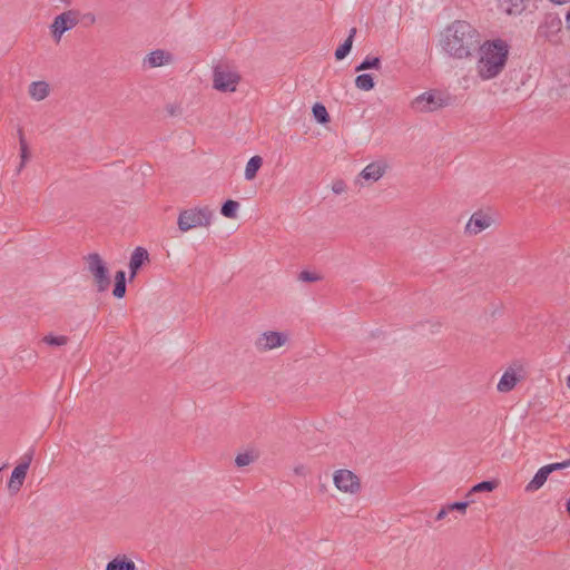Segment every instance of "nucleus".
Listing matches in <instances>:
<instances>
[{"mask_svg": "<svg viewBox=\"0 0 570 570\" xmlns=\"http://www.w3.org/2000/svg\"><path fill=\"white\" fill-rule=\"evenodd\" d=\"M480 42V32L465 20L453 21L440 35L442 51L458 60L471 58Z\"/></svg>", "mask_w": 570, "mask_h": 570, "instance_id": "1", "label": "nucleus"}, {"mask_svg": "<svg viewBox=\"0 0 570 570\" xmlns=\"http://www.w3.org/2000/svg\"><path fill=\"white\" fill-rule=\"evenodd\" d=\"M479 58L476 61V73L482 80L497 78L504 69L508 56L509 45L502 39L487 40L479 43L476 49Z\"/></svg>", "mask_w": 570, "mask_h": 570, "instance_id": "2", "label": "nucleus"}, {"mask_svg": "<svg viewBox=\"0 0 570 570\" xmlns=\"http://www.w3.org/2000/svg\"><path fill=\"white\" fill-rule=\"evenodd\" d=\"M214 212L208 206L184 209L177 218L180 232L186 233L197 227H208L212 224Z\"/></svg>", "mask_w": 570, "mask_h": 570, "instance_id": "3", "label": "nucleus"}, {"mask_svg": "<svg viewBox=\"0 0 570 570\" xmlns=\"http://www.w3.org/2000/svg\"><path fill=\"white\" fill-rule=\"evenodd\" d=\"M240 75L226 63H218L213 69V88L219 92H235Z\"/></svg>", "mask_w": 570, "mask_h": 570, "instance_id": "4", "label": "nucleus"}, {"mask_svg": "<svg viewBox=\"0 0 570 570\" xmlns=\"http://www.w3.org/2000/svg\"><path fill=\"white\" fill-rule=\"evenodd\" d=\"M87 269L94 277L98 292H105L110 285L108 268L99 254L92 253L86 257Z\"/></svg>", "mask_w": 570, "mask_h": 570, "instance_id": "5", "label": "nucleus"}, {"mask_svg": "<svg viewBox=\"0 0 570 570\" xmlns=\"http://www.w3.org/2000/svg\"><path fill=\"white\" fill-rule=\"evenodd\" d=\"M33 454V448H29L28 451L20 458L19 463L12 470L8 482V489L12 494H16L20 491L27 476L28 469L32 462Z\"/></svg>", "mask_w": 570, "mask_h": 570, "instance_id": "6", "label": "nucleus"}, {"mask_svg": "<svg viewBox=\"0 0 570 570\" xmlns=\"http://www.w3.org/2000/svg\"><path fill=\"white\" fill-rule=\"evenodd\" d=\"M288 342V334L285 332L266 331L255 341V347L261 352L272 351L284 346Z\"/></svg>", "mask_w": 570, "mask_h": 570, "instance_id": "7", "label": "nucleus"}, {"mask_svg": "<svg viewBox=\"0 0 570 570\" xmlns=\"http://www.w3.org/2000/svg\"><path fill=\"white\" fill-rule=\"evenodd\" d=\"M445 101L431 91L419 95L412 102L411 108L417 112H431L443 107Z\"/></svg>", "mask_w": 570, "mask_h": 570, "instance_id": "8", "label": "nucleus"}, {"mask_svg": "<svg viewBox=\"0 0 570 570\" xmlns=\"http://www.w3.org/2000/svg\"><path fill=\"white\" fill-rule=\"evenodd\" d=\"M333 479L335 487L341 491L355 493L360 489L358 478L350 470H337Z\"/></svg>", "mask_w": 570, "mask_h": 570, "instance_id": "9", "label": "nucleus"}, {"mask_svg": "<svg viewBox=\"0 0 570 570\" xmlns=\"http://www.w3.org/2000/svg\"><path fill=\"white\" fill-rule=\"evenodd\" d=\"M492 223L493 218L490 215L483 212H475L465 225V233L469 235H478L489 228Z\"/></svg>", "mask_w": 570, "mask_h": 570, "instance_id": "10", "label": "nucleus"}, {"mask_svg": "<svg viewBox=\"0 0 570 570\" xmlns=\"http://www.w3.org/2000/svg\"><path fill=\"white\" fill-rule=\"evenodd\" d=\"M174 61V56L166 50L157 49L147 55L144 59V65L149 68L161 67L169 65Z\"/></svg>", "mask_w": 570, "mask_h": 570, "instance_id": "11", "label": "nucleus"}, {"mask_svg": "<svg viewBox=\"0 0 570 570\" xmlns=\"http://www.w3.org/2000/svg\"><path fill=\"white\" fill-rule=\"evenodd\" d=\"M77 23V13L72 10H68L53 19L52 27H57L59 32H66L76 27Z\"/></svg>", "mask_w": 570, "mask_h": 570, "instance_id": "12", "label": "nucleus"}, {"mask_svg": "<svg viewBox=\"0 0 570 570\" xmlns=\"http://www.w3.org/2000/svg\"><path fill=\"white\" fill-rule=\"evenodd\" d=\"M386 169L387 165L384 161H374L361 171V176L365 180L377 181L385 174Z\"/></svg>", "mask_w": 570, "mask_h": 570, "instance_id": "13", "label": "nucleus"}, {"mask_svg": "<svg viewBox=\"0 0 570 570\" xmlns=\"http://www.w3.org/2000/svg\"><path fill=\"white\" fill-rule=\"evenodd\" d=\"M28 94L35 101H42L50 95V85L45 80L32 81L28 87Z\"/></svg>", "mask_w": 570, "mask_h": 570, "instance_id": "14", "label": "nucleus"}, {"mask_svg": "<svg viewBox=\"0 0 570 570\" xmlns=\"http://www.w3.org/2000/svg\"><path fill=\"white\" fill-rule=\"evenodd\" d=\"M149 259L148 252L142 247H136L131 254L129 268L130 277L134 278L142 264Z\"/></svg>", "mask_w": 570, "mask_h": 570, "instance_id": "15", "label": "nucleus"}, {"mask_svg": "<svg viewBox=\"0 0 570 570\" xmlns=\"http://www.w3.org/2000/svg\"><path fill=\"white\" fill-rule=\"evenodd\" d=\"M106 570H136V564L126 556H117L107 563Z\"/></svg>", "mask_w": 570, "mask_h": 570, "instance_id": "16", "label": "nucleus"}, {"mask_svg": "<svg viewBox=\"0 0 570 570\" xmlns=\"http://www.w3.org/2000/svg\"><path fill=\"white\" fill-rule=\"evenodd\" d=\"M549 475L550 474L548 473V469H546V466L540 468L535 472L532 480L525 485V491L534 492V491L539 490L540 488L543 487V484L546 483Z\"/></svg>", "mask_w": 570, "mask_h": 570, "instance_id": "17", "label": "nucleus"}, {"mask_svg": "<svg viewBox=\"0 0 570 570\" xmlns=\"http://www.w3.org/2000/svg\"><path fill=\"white\" fill-rule=\"evenodd\" d=\"M355 35H356V28H352L348 32V37L335 51V58L337 60L344 59L350 53L352 46H353Z\"/></svg>", "mask_w": 570, "mask_h": 570, "instance_id": "18", "label": "nucleus"}, {"mask_svg": "<svg viewBox=\"0 0 570 570\" xmlns=\"http://www.w3.org/2000/svg\"><path fill=\"white\" fill-rule=\"evenodd\" d=\"M518 382V377L513 371H505L498 383V390L500 392L511 391Z\"/></svg>", "mask_w": 570, "mask_h": 570, "instance_id": "19", "label": "nucleus"}, {"mask_svg": "<svg viewBox=\"0 0 570 570\" xmlns=\"http://www.w3.org/2000/svg\"><path fill=\"white\" fill-rule=\"evenodd\" d=\"M498 487V481L495 480H484L476 484H474L470 491L466 493V498H470L474 493L479 492H491Z\"/></svg>", "mask_w": 570, "mask_h": 570, "instance_id": "20", "label": "nucleus"}, {"mask_svg": "<svg viewBox=\"0 0 570 570\" xmlns=\"http://www.w3.org/2000/svg\"><path fill=\"white\" fill-rule=\"evenodd\" d=\"M263 164V159L259 156H253L246 164L245 178L252 180L255 178L258 169Z\"/></svg>", "mask_w": 570, "mask_h": 570, "instance_id": "21", "label": "nucleus"}, {"mask_svg": "<svg viewBox=\"0 0 570 570\" xmlns=\"http://www.w3.org/2000/svg\"><path fill=\"white\" fill-rule=\"evenodd\" d=\"M355 86L361 90L370 91L374 88L375 83L370 73H362L355 78Z\"/></svg>", "mask_w": 570, "mask_h": 570, "instance_id": "22", "label": "nucleus"}, {"mask_svg": "<svg viewBox=\"0 0 570 570\" xmlns=\"http://www.w3.org/2000/svg\"><path fill=\"white\" fill-rule=\"evenodd\" d=\"M312 111H313V116L317 120V122H320L322 125L330 122V115L324 105L316 102L313 106Z\"/></svg>", "mask_w": 570, "mask_h": 570, "instance_id": "23", "label": "nucleus"}, {"mask_svg": "<svg viewBox=\"0 0 570 570\" xmlns=\"http://www.w3.org/2000/svg\"><path fill=\"white\" fill-rule=\"evenodd\" d=\"M238 208H239L238 202L228 199L223 204L220 213L223 216H225L227 218H235Z\"/></svg>", "mask_w": 570, "mask_h": 570, "instance_id": "24", "label": "nucleus"}, {"mask_svg": "<svg viewBox=\"0 0 570 570\" xmlns=\"http://www.w3.org/2000/svg\"><path fill=\"white\" fill-rule=\"evenodd\" d=\"M381 60L379 57H370L367 56L356 68V71L367 70V69H380Z\"/></svg>", "mask_w": 570, "mask_h": 570, "instance_id": "25", "label": "nucleus"}, {"mask_svg": "<svg viewBox=\"0 0 570 570\" xmlns=\"http://www.w3.org/2000/svg\"><path fill=\"white\" fill-rule=\"evenodd\" d=\"M472 502H473L472 499L466 498V500H464V501H455V502L448 503L445 505H446L449 512L456 511L460 514H465L468 507Z\"/></svg>", "mask_w": 570, "mask_h": 570, "instance_id": "26", "label": "nucleus"}, {"mask_svg": "<svg viewBox=\"0 0 570 570\" xmlns=\"http://www.w3.org/2000/svg\"><path fill=\"white\" fill-rule=\"evenodd\" d=\"M69 338L65 335H52L48 334L43 336L42 342L51 346H63L68 343Z\"/></svg>", "mask_w": 570, "mask_h": 570, "instance_id": "27", "label": "nucleus"}, {"mask_svg": "<svg viewBox=\"0 0 570 570\" xmlns=\"http://www.w3.org/2000/svg\"><path fill=\"white\" fill-rule=\"evenodd\" d=\"M19 144H20V157H21V164H20L19 170H21V168L26 165V163L29 158L28 144H27L26 139L23 138V135L21 131H20Z\"/></svg>", "mask_w": 570, "mask_h": 570, "instance_id": "28", "label": "nucleus"}, {"mask_svg": "<svg viewBox=\"0 0 570 570\" xmlns=\"http://www.w3.org/2000/svg\"><path fill=\"white\" fill-rule=\"evenodd\" d=\"M254 459H255V456L253 455V453L249 451H246L244 453H239L236 456L235 464L238 468H244V466L248 465L249 463H252L254 461Z\"/></svg>", "mask_w": 570, "mask_h": 570, "instance_id": "29", "label": "nucleus"}, {"mask_svg": "<svg viewBox=\"0 0 570 570\" xmlns=\"http://www.w3.org/2000/svg\"><path fill=\"white\" fill-rule=\"evenodd\" d=\"M544 466H546V469H548V473L551 474L554 471L569 468L570 466V459H567V460H564L562 462L550 463V464H547Z\"/></svg>", "mask_w": 570, "mask_h": 570, "instance_id": "30", "label": "nucleus"}, {"mask_svg": "<svg viewBox=\"0 0 570 570\" xmlns=\"http://www.w3.org/2000/svg\"><path fill=\"white\" fill-rule=\"evenodd\" d=\"M332 190L336 195H341L346 191V184L342 179H337L332 184Z\"/></svg>", "mask_w": 570, "mask_h": 570, "instance_id": "31", "label": "nucleus"}, {"mask_svg": "<svg viewBox=\"0 0 570 570\" xmlns=\"http://www.w3.org/2000/svg\"><path fill=\"white\" fill-rule=\"evenodd\" d=\"M112 294L117 298H122L126 294V283L116 282Z\"/></svg>", "mask_w": 570, "mask_h": 570, "instance_id": "32", "label": "nucleus"}, {"mask_svg": "<svg viewBox=\"0 0 570 570\" xmlns=\"http://www.w3.org/2000/svg\"><path fill=\"white\" fill-rule=\"evenodd\" d=\"M298 279L302 282H316L320 279V277L313 273L303 271L299 273Z\"/></svg>", "mask_w": 570, "mask_h": 570, "instance_id": "33", "label": "nucleus"}, {"mask_svg": "<svg viewBox=\"0 0 570 570\" xmlns=\"http://www.w3.org/2000/svg\"><path fill=\"white\" fill-rule=\"evenodd\" d=\"M448 513H449V510H448L446 505H443L440 509V511L436 513L435 520L440 521V520L444 519L448 515Z\"/></svg>", "mask_w": 570, "mask_h": 570, "instance_id": "34", "label": "nucleus"}, {"mask_svg": "<svg viewBox=\"0 0 570 570\" xmlns=\"http://www.w3.org/2000/svg\"><path fill=\"white\" fill-rule=\"evenodd\" d=\"M50 29H51V33H52V37L55 38V40L57 42L60 41L61 39V36L65 33V32H59L57 27H52V24L50 26Z\"/></svg>", "mask_w": 570, "mask_h": 570, "instance_id": "35", "label": "nucleus"}, {"mask_svg": "<svg viewBox=\"0 0 570 570\" xmlns=\"http://www.w3.org/2000/svg\"><path fill=\"white\" fill-rule=\"evenodd\" d=\"M115 281L119 283H126V275L124 271H118L115 276Z\"/></svg>", "mask_w": 570, "mask_h": 570, "instance_id": "36", "label": "nucleus"}, {"mask_svg": "<svg viewBox=\"0 0 570 570\" xmlns=\"http://www.w3.org/2000/svg\"><path fill=\"white\" fill-rule=\"evenodd\" d=\"M305 472H306V468L303 464L296 465L294 468V473L296 475H305Z\"/></svg>", "mask_w": 570, "mask_h": 570, "instance_id": "37", "label": "nucleus"}, {"mask_svg": "<svg viewBox=\"0 0 570 570\" xmlns=\"http://www.w3.org/2000/svg\"><path fill=\"white\" fill-rule=\"evenodd\" d=\"M550 26H551L552 28H556L557 30H560L561 21H560V20H558V19H554V18H553V19H551V21H550Z\"/></svg>", "mask_w": 570, "mask_h": 570, "instance_id": "38", "label": "nucleus"}, {"mask_svg": "<svg viewBox=\"0 0 570 570\" xmlns=\"http://www.w3.org/2000/svg\"><path fill=\"white\" fill-rule=\"evenodd\" d=\"M550 1L553 3H557V4H563V3L570 2V0H550Z\"/></svg>", "mask_w": 570, "mask_h": 570, "instance_id": "39", "label": "nucleus"}, {"mask_svg": "<svg viewBox=\"0 0 570 570\" xmlns=\"http://www.w3.org/2000/svg\"><path fill=\"white\" fill-rule=\"evenodd\" d=\"M544 28H546L544 26H541V27L539 28V33H540V35H543L544 37H548L547 32L544 31Z\"/></svg>", "mask_w": 570, "mask_h": 570, "instance_id": "40", "label": "nucleus"}, {"mask_svg": "<svg viewBox=\"0 0 570 570\" xmlns=\"http://www.w3.org/2000/svg\"><path fill=\"white\" fill-rule=\"evenodd\" d=\"M566 510H567V512H568V513H569V515H570V498H569V499L567 500V502H566Z\"/></svg>", "mask_w": 570, "mask_h": 570, "instance_id": "41", "label": "nucleus"}, {"mask_svg": "<svg viewBox=\"0 0 570 570\" xmlns=\"http://www.w3.org/2000/svg\"><path fill=\"white\" fill-rule=\"evenodd\" d=\"M567 386L570 389V375L567 377Z\"/></svg>", "mask_w": 570, "mask_h": 570, "instance_id": "42", "label": "nucleus"}, {"mask_svg": "<svg viewBox=\"0 0 570 570\" xmlns=\"http://www.w3.org/2000/svg\"><path fill=\"white\" fill-rule=\"evenodd\" d=\"M519 435H520V433L514 434V435H513V439H514V440H518Z\"/></svg>", "mask_w": 570, "mask_h": 570, "instance_id": "43", "label": "nucleus"}, {"mask_svg": "<svg viewBox=\"0 0 570 570\" xmlns=\"http://www.w3.org/2000/svg\"><path fill=\"white\" fill-rule=\"evenodd\" d=\"M2 469H3V466H2V468H0V471H1Z\"/></svg>", "mask_w": 570, "mask_h": 570, "instance_id": "44", "label": "nucleus"}]
</instances>
